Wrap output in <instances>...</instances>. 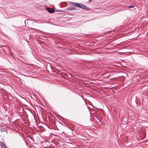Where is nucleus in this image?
<instances>
[{"instance_id": "obj_2", "label": "nucleus", "mask_w": 148, "mask_h": 148, "mask_svg": "<svg viewBox=\"0 0 148 148\" xmlns=\"http://www.w3.org/2000/svg\"><path fill=\"white\" fill-rule=\"evenodd\" d=\"M69 3V5L71 6H74V7H77L87 10H90V8L87 7L86 5L81 3L72 2H70Z\"/></svg>"}, {"instance_id": "obj_10", "label": "nucleus", "mask_w": 148, "mask_h": 148, "mask_svg": "<svg viewBox=\"0 0 148 148\" xmlns=\"http://www.w3.org/2000/svg\"><path fill=\"white\" fill-rule=\"evenodd\" d=\"M1 126L0 125V127H1Z\"/></svg>"}, {"instance_id": "obj_4", "label": "nucleus", "mask_w": 148, "mask_h": 148, "mask_svg": "<svg viewBox=\"0 0 148 148\" xmlns=\"http://www.w3.org/2000/svg\"><path fill=\"white\" fill-rule=\"evenodd\" d=\"M135 6L134 5H132L129 6V8L130 9V10H133L136 9V8H135Z\"/></svg>"}, {"instance_id": "obj_7", "label": "nucleus", "mask_w": 148, "mask_h": 148, "mask_svg": "<svg viewBox=\"0 0 148 148\" xmlns=\"http://www.w3.org/2000/svg\"><path fill=\"white\" fill-rule=\"evenodd\" d=\"M5 144L2 142H1V147H3V146H4V147H5V146L4 145Z\"/></svg>"}, {"instance_id": "obj_8", "label": "nucleus", "mask_w": 148, "mask_h": 148, "mask_svg": "<svg viewBox=\"0 0 148 148\" xmlns=\"http://www.w3.org/2000/svg\"><path fill=\"white\" fill-rule=\"evenodd\" d=\"M92 0H89L88 2H91L92 1Z\"/></svg>"}, {"instance_id": "obj_6", "label": "nucleus", "mask_w": 148, "mask_h": 148, "mask_svg": "<svg viewBox=\"0 0 148 148\" xmlns=\"http://www.w3.org/2000/svg\"><path fill=\"white\" fill-rule=\"evenodd\" d=\"M75 9V8L74 7H71V8H68V10H74Z\"/></svg>"}, {"instance_id": "obj_5", "label": "nucleus", "mask_w": 148, "mask_h": 148, "mask_svg": "<svg viewBox=\"0 0 148 148\" xmlns=\"http://www.w3.org/2000/svg\"><path fill=\"white\" fill-rule=\"evenodd\" d=\"M2 47V48H3V50L4 51V49L3 48V47H6V49H7V50H8V51H9L10 50V48L9 47H6L5 46H1Z\"/></svg>"}, {"instance_id": "obj_1", "label": "nucleus", "mask_w": 148, "mask_h": 148, "mask_svg": "<svg viewBox=\"0 0 148 148\" xmlns=\"http://www.w3.org/2000/svg\"><path fill=\"white\" fill-rule=\"evenodd\" d=\"M69 3V5L71 6H74V7H77L87 10H90V8L87 7L86 5L81 3L72 2H70Z\"/></svg>"}, {"instance_id": "obj_3", "label": "nucleus", "mask_w": 148, "mask_h": 148, "mask_svg": "<svg viewBox=\"0 0 148 148\" xmlns=\"http://www.w3.org/2000/svg\"><path fill=\"white\" fill-rule=\"evenodd\" d=\"M46 9L50 13H52L54 12L55 11L52 8H47Z\"/></svg>"}, {"instance_id": "obj_9", "label": "nucleus", "mask_w": 148, "mask_h": 148, "mask_svg": "<svg viewBox=\"0 0 148 148\" xmlns=\"http://www.w3.org/2000/svg\"><path fill=\"white\" fill-rule=\"evenodd\" d=\"M97 118L98 119V120H99V121H100L99 120V119H98V118H97Z\"/></svg>"}]
</instances>
